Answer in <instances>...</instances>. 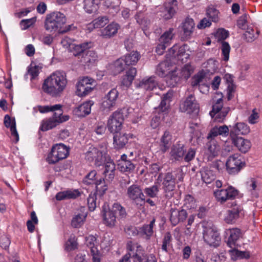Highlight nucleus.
<instances>
[{
  "mask_svg": "<svg viewBox=\"0 0 262 262\" xmlns=\"http://www.w3.org/2000/svg\"><path fill=\"white\" fill-rule=\"evenodd\" d=\"M67 84L65 73L56 71L46 78L42 85L43 91L52 97H59L65 89Z\"/></svg>",
  "mask_w": 262,
  "mask_h": 262,
  "instance_id": "f257e3e1",
  "label": "nucleus"
},
{
  "mask_svg": "<svg viewBox=\"0 0 262 262\" xmlns=\"http://www.w3.org/2000/svg\"><path fill=\"white\" fill-rule=\"evenodd\" d=\"M67 21L65 15L60 12L55 11L47 15L45 21V28L50 33L57 32L63 34L71 29L72 26L68 25L63 28Z\"/></svg>",
  "mask_w": 262,
  "mask_h": 262,
  "instance_id": "f03ea898",
  "label": "nucleus"
},
{
  "mask_svg": "<svg viewBox=\"0 0 262 262\" xmlns=\"http://www.w3.org/2000/svg\"><path fill=\"white\" fill-rule=\"evenodd\" d=\"M177 174L173 176L172 172H166L164 174L160 173L158 177V180L162 181V189L165 193V196L166 199H169L173 196V190H174L176 184V178L178 175V180L179 181L183 180L182 170L180 169L177 170Z\"/></svg>",
  "mask_w": 262,
  "mask_h": 262,
  "instance_id": "7ed1b4c3",
  "label": "nucleus"
},
{
  "mask_svg": "<svg viewBox=\"0 0 262 262\" xmlns=\"http://www.w3.org/2000/svg\"><path fill=\"white\" fill-rule=\"evenodd\" d=\"M127 251L132 252L134 262H157L153 254H147L141 245L131 241L126 243Z\"/></svg>",
  "mask_w": 262,
  "mask_h": 262,
  "instance_id": "20e7f679",
  "label": "nucleus"
},
{
  "mask_svg": "<svg viewBox=\"0 0 262 262\" xmlns=\"http://www.w3.org/2000/svg\"><path fill=\"white\" fill-rule=\"evenodd\" d=\"M219 98L215 100L214 104L212 105V110L210 112V115L212 118H214V120L221 122H223L228 113L230 111L229 107H223V100L222 94H217Z\"/></svg>",
  "mask_w": 262,
  "mask_h": 262,
  "instance_id": "39448f33",
  "label": "nucleus"
},
{
  "mask_svg": "<svg viewBox=\"0 0 262 262\" xmlns=\"http://www.w3.org/2000/svg\"><path fill=\"white\" fill-rule=\"evenodd\" d=\"M126 195L138 207L144 205L145 203V195L141 187L137 184H133L129 186L126 189Z\"/></svg>",
  "mask_w": 262,
  "mask_h": 262,
  "instance_id": "423d86ee",
  "label": "nucleus"
},
{
  "mask_svg": "<svg viewBox=\"0 0 262 262\" xmlns=\"http://www.w3.org/2000/svg\"><path fill=\"white\" fill-rule=\"evenodd\" d=\"M62 110L54 113L53 116L49 118L42 120L40 130L45 132L55 127L60 123L69 120L68 116L62 115Z\"/></svg>",
  "mask_w": 262,
  "mask_h": 262,
  "instance_id": "0eeeda50",
  "label": "nucleus"
},
{
  "mask_svg": "<svg viewBox=\"0 0 262 262\" xmlns=\"http://www.w3.org/2000/svg\"><path fill=\"white\" fill-rule=\"evenodd\" d=\"M69 148L64 144H57L52 147L51 152L48 156L47 161L49 164H54L66 158L69 155Z\"/></svg>",
  "mask_w": 262,
  "mask_h": 262,
  "instance_id": "6e6552de",
  "label": "nucleus"
},
{
  "mask_svg": "<svg viewBox=\"0 0 262 262\" xmlns=\"http://www.w3.org/2000/svg\"><path fill=\"white\" fill-rule=\"evenodd\" d=\"M203 238L206 244L214 248L219 246L221 241L220 234L214 226L204 227Z\"/></svg>",
  "mask_w": 262,
  "mask_h": 262,
  "instance_id": "1a4fd4ad",
  "label": "nucleus"
},
{
  "mask_svg": "<svg viewBox=\"0 0 262 262\" xmlns=\"http://www.w3.org/2000/svg\"><path fill=\"white\" fill-rule=\"evenodd\" d=\"M106 152L104 149L100 150L96 147H90L85 153V159L93 163L96 166L101 165L106 160Z\"/></svg>",
  "mask_w": 262,
  "mask_h": 262,
  "instance_id": "9d476101",
  "label": "nucleus"
},
{
  "mask_svg": "<svg viewBox=\"0 0 262 262\" xmlns=\"http://www.w3.org/2000/svg\"><path fill=\"white\" fill-rule=\"evenodd\" d=\"M245 165V162L242 161L240 155L235 154L228 158L226 163V170L229 174L235 175L241 171Z\"/></svg>",
  "mask_w": 262,
  "mask_h": 262,
  "instance_id": "9b49d317",
  "label": "nucleus"
},
{
  "mask_svg": "<svg viewBox=\"0 0 262 262\" xmlns=\"http://www.w3.org/2000/svg\"><path fill=\"white\" fill-rule=\"evenodd\" d=\"M119 93L116 89H112L102 99L100 105L101 110L108 113L113 110L118 97Z\"/></svg>",
  "mask_w": 262,
  "mask_h": 262,
  "instance_id": "f8f14e48",
  "label": "nucleus"
},
{
  "mask_svg": "<svg viewBox=\"0 0 262 262\" xmlns=\"http://www.w3.org/2000/svg\"><path fill=\"white\" fill-rule=\"evenodd\" d=\"M95 85L96 82L93 79L83 77L77 84L76 94L80 97L85 96L92 91Z\"/></svg>",
  "mask_w": 262,
  "mask_h": 262,
  "instance_id": "ddd939ff",
  "label": "nucleus"
},
{
  "mask_svg": "<svg viewBox=\"0 0 262 262\" xmlns=\"http://www.w3.org/2000/svg\"><path fill=\"white\" fill-rule=\"evenodd\" d=\"M97 172L95 170H92L83 179V183L86 184H95L96 190L102 195L107 189V186L105 184L104 179H100L96 180Z\"/></svg>",
  "mask_w": 262,
  "mask_h": 262,
  "instance_id": "4468645a",
  "label": "nucleus"
},
{
  "mask_svg": "<svg viewBox=\"0 0 262 262\" xmlns=\"http://www.w3.org/2000/svg\"><path fill=\"white\" fill-rule=\"evenodd\" d=\"M123 121V114L118 112H115L108 120V130L113 134L119 132L121 129Z\"/></svg>",
  "mask_w": 262,
  "mask_h": 262,
  "instance_id": "2eb2a0df",
  "label": "nucleus"
},
{
  "mask_svg": "<svg viewBox=\"0 0 262 262\" xmlns=\"http://www.w3.org/2000/svg\"><path fill=\"white\" fill-rule=\"evenodd\" d=\"M228 36V31H226L224 29H219L216 33V36L218 38V40H222V54L223 56V60L225 61H227L229 60L230 51V46L229 44L227 42L224 41Z\"/></svg>",
  "mask_w": 262,
  "mask_h": 262,
  "instance_id": "dca6fc26",
  "label": "nucleus"
},
{
  "mask_svg": "<svg viewBox=\"0 0 262 262\" xmlns=\"http://www.w3.org/2000/svg\"><path fill=\"white\" fill-rule=\"evenodd\" d=\"M237 194L238 191L232 186L214 191V195L217 201L222 204L224 203L228 200L234 199Z\"/></svg>",
  "mask_w": 262,
  "mask_h": 262,
  "instance_id": "f3484780",
  "label": "nucleus"
},
{
  "mask_svg": "<svg viewBox=\"0 0 262 262\" xmlns=\"http://www.w3.org/2000/svg\"><path fill=\"white\" fill-rule=\"evenodd\" d=\"M244 215V212L243 207L235 204L232 205V207L227 211L224 220L228 224H233L238 218L242 217Z\"/></svg>",
  "mask_w": 262,
  "mask_h": 262,
  "instance_id": "a211bd4d",
  "label": "nucleus"
},
{
  "mask_svg": "<svg viewBox=\"0 0 262 262\" xmlns=\"http://www.w3.org/2000/svg\"><path fill=\"white\" fill-rule=\"evenodd\" d=\"M199 109V105L197 103L194 96L192 94L189 95L180 104V110L182 112H187L190 114L194 111H198Z\"/></svg>",
  "mask_w": 262,
  "mask_h": 262,
  "instance_id": "6ab92c4d",
  "label": "nucleus"
},
{
  "mask_svg": "<svg viewBox=\"0 0 262 262\" xmlns=\"http://www.w3.org/2000/svg\"><path fill=\"white\" fill-rule=\"evenodd\" d=\"M227 234L229 235L227 241V245L230 248H235L238 245L237 241L243 236L241 230L237 228L230 229L227 230Z\"/></svg>",
  "mask_w": 262,
  "mask_h": 262,
  "instance_id": "aec40b11",
  "label": "nucleus"
},
{
  "mask_svg": "<svg viewBox=\"0 0 262 262\" xmlns=\"http://www.w3.org/2000/svg\"><path fill=\"white\" fill-rule=\"evenodd\" d=\"M91 47V42H84L79 45L71 43L68 45V50L72 52L75 56H77L79 59L86 50Z\"/></svg>",
  "mask_w": 262,
  "mask_h": 262,
  "instance_id": "412c9836",
  "label": "nucleus"
},
{
  "mask_svg": "<svg viewBox=\"0 0 262 262\" xmlns=\"http://www.w3.org/2000/svg\"><path fill=\"white\" fill-rule=\"evenodd\" d=\"M187 217V213L185 210L171 208L170 221L172 225L176 226L179 222H184Z\"/></svg>",
  "mask_w": 262,
  "mask_h": 262,
  "instance_id": "4be33fe9",
  "label": "nucleus"
},
{
  "mask_svg": "<svg viewBox=\"0 0 262 262\" xmlns=\"http://www.w3.org/2000/svg\"><path fill=\"white\" fill-rule=\"evenodd\" d=\"M230 138L232 143L243 153H246L248 151L251 147V143L248 139H245L241 137Z\"/></svg>",
  "mask_w": 262,
  "mask_h": 262,
  "instance_id": "5701e85b",
  "label": "nucleus"
},
{
  "mask_svg": "<svg viewBox=\"0 0 262 262\" xmlns=\"http://www.w3.org/2000/svg\"><path fill=\"white\" fill-rule=\"evenodd\" d=\"M231 127L230 137H238V135H245L248 134L250 129L247 124L244 122H238Z\"/></svg>",
  "mask_w": 262,
  "mask_h": 262,
  "instance_id": "b1692460",
  "label": "nucleus"
},
{
  "mask_svg": "<svg viewBox=\"0 0 262 262\" xmlns=\"http://www.w3.org/2000/svg\"><path fill=\"white\" fill-rule=\"evenodd\" d=\"M229 127L226 125H216L210 131L207 136V139H213L217 136H221L223 137H226L230 135Z\"/></svg>",
  "mask_w": 262,
  "mask_h": 262,
  "instance_id": "393cba45",
  "label": "nucleus"
},
{
  "mask_svg": "<svg viewBox=\"0 0 262 262\" xmlns=\"http://www.w3.org/2000/svg\"><path fill=\"white\" fill-rule=\"evenodd\" d=\"M178 9V2L176 0H171L165 4L164 10L161 16L165 19L171 18L176 14Z\"/></svg>",
  "mask_w": 262,
  "mask_h": 262,
  "instance_id": "a878e982",
  "label": "nucleus"
},
{
  "mask_svg": "<svg viewBox=\"0 0 262 262\" xmlns=\"http://www.w3.org/2000/svg\"><path fill=\"white\" fill-rule=\"evenodd\" d=\"M94 104V102L89 100L83 102L74 110L75 115L79 117H83L90 114L91 106Z\"/></svg>",
  "mask_w": 262,
  "mask_h": 262,
  "instance_id": "bb28decb",
  "label": "nucleus"
},
{
  "mask_svg": "<svg viewBox=\"0 0 262 262\" xmlns=\"http://www.w3.org/2000/svg\"><path fill=\"white\" fill-rule=\"evenodd\" d=\"M157 82L156 77L150 76L145 77L136 83L137 88L143 89L146 91H151L156 87Z\"/></svg>",
  "mask_w": 262,
  "mask_h": 262,
  "instance_id": "cd10ccee",
  "label": "nucleus"
},
{
  "mask_svg": "<svg viewBox=\"0 0 262 262\" xmlns=\"http://www.w3.org/2000/svg\"><path fill=\"white\" fill-rule=\"evenodd\" d=\"M119 28L117 23H112L101 30V36L104 38H110L117 33Z\"/></svg>",
  "mask_w": 262,
  "mask_h": 262,
  "instance_id": "c85d7f7f",
  "label": "nucleus"
},
{
  "mask_svg": "<svg viewBox=\"0 0 262 262\" xmlns=\"http://www.w3.org/2000/svg\"><path fill=\"white\" fill-rule=\"evenodd\" d=\"M172 144V136L169 131L166 130L160 139L159 144L160 150L163 152H165L169 149Z\"/></svg>",
  "mask_w": 262,
  "mask_h": 262,
  "instance_id": "c756f323",
  "label": "nucleus"
},
{
  "mask_svg": "<svg viewBox=\"0 0 262 262\" xmlns=\"http://www.w3.org/2000/svg\"><path fill=\"white\" fill-rule=\"evenodd\" d=\"M97 59V56L96 53L93 51L88 49L79 58V61L82 64L89 66L94 64Z\"/></svg>",
  "mask_w": 262,
  "mask_h": 262,
  "instance_id": "7c9ffc66",
  "label": "nucleus"
},
{
  "mask_svg": "<svg viewBox=\"0 0 262 262\" xmlns=\"http://www.w3.org/2000/svg\"><path fill=\"white\" fill-rule=\"evenodd\" d=\"M81 193L77 189L68 190L58 192L56 199L58 201L67 199H75L80 195Z\"/></svg>",
  "mask_w": 262,
  "mask_h": 262,
  "instance_id": "2f4dec72",
  "label": "nucleus"
},
{
  "mask_svg": "<svg viewBox=\"0 0 262 262\" xmlns=\"http://www.w3.org/2000/svg\"><path fill=\"white\" fill-rule=\"evenodd\" d=\"M172 64L168 61H164L160 63L157 66L156 73L161 77H166L170 73Z\"/></svg>",
  "mask_w": 262,
  "mask_h": 262,
  "instance_id": "473e14b6",
  "label": "nucleus"
},
{
  "mask_svg": "<svg viewBox=\"0 0 262 262\" xmlns=\"http://www.w3.org/2000/svg\"><path fill=\"white\" fill-rule=\"evenodd\" d=\"M113 137L114 145L115 148L121 149L128 142L127 135L117 132L114 134Z\"/></svg>",
  "mask_w": 262,
  "mask_h": 262,
  "instance_id": "72a5a7b5",
  "label": "nucleus"
},
{
  "mask_svg": "<svg viewBox=\"0 0 262 262\" xmlns=\"http://www.w3.org/2000/svg\"><path fill=\"white\" fill-rule=\"evenodd\" d=\"M195 24L192 18L187 17L185 21L183 23L182 29L183 31V35L186 39L189 38L192 35Z\"/></svg>",
  "mask_w": 262,
  "mask_h": 262,
  "instance_id": "f704fd0d",
  "label": "nucleus"
},
{
  "mask_svg": "<svg viewBox=\"0 0 262 262\" xmlns=\"http://www.w3.org/2000/svg\"><path fill=\"white\" fill-rule=\"evenodd\" d=\"M4 124L7 128L10 127L11 136L14 138L15 142L17 143L19 140V136L16 130L15 120L12 121L10 117L7 115L4 118Z\"/></svg>",
  "mask_w": 262,
  "mask_h": 262,
  "instance_id": "c9c22d12",
  "label": "nucleus"
},
{
  "mask_svg": "<svg viewBox=\"0 0 262 262\" xmlns=\"http://www.w3.org/2000/svg\"><path fill=\"white\" fill-rule=\"evenodd\" d=\"M137 74V70L135 68H129L126 72V74L122 77L121 84L126 87H129L132 83Z\"/></svg>",
  "mask_w": 262,
  "mask_h": 262,
  "instance_id": "e433bc0d",
  "label": "nucleus"
},
{
  "mask_svg": "<svg viewBox=\"0 0 262 262\" xmlns=\"http://www.w3.org/2000/svg\"><path fill=\"white\" fill-rule=\"evenodd\" d=\"M185 150L183 144H178L171 148L170 155L171 157L177 161H181L183 159Z\"/></svg>",
  "mask_w": 262,
  "mask_h": 262,
  "instance_id": "4c0bfd02",
  "label": "nucleus"
},
{
  "mask_svg": "<svg viewBox=\"0 0 262 262\" xmlns=\"http://www.w3.org/2000/svg\"><path fill=\"white\" fill-rule=\"evenodd\" d=\"M220 150V147L216 142L213 139H210V141L208 144V160L211 161L213 158L219 155Z\"/></svg>",
  "mask_w": 262,
  "mask_h": 262,
  "instance_id": "58836bf2",
  "label": "nucleus"
},
{
  "mask_svg": "<svg viewBox=\"0 0 262 262\" xmlns=\"http://www.w3.org/2000/svg\"><path fill=\"white\" fill-rule=\"evenodd\" d=\"M181 76L178 72V69L176 68L171 70L170 73L166 76V83L170 86H175L181 80Z\"/></svg>",
  "mask_w": 262,
  "mask_h": 262,
  "instance_id": "ea45409f",
  "label": "nucleus"
},
{
  "mask_svg": "<svg viewBox=\"0 0 262 262\" xmlns=\"http://www.w3.org/2000/svg\"><path fill=\"white\" fill-rule=\"evenodd\" d=\"M103 221L106 226L113 227L117 223V216L110 209L104 211Z\"/></svg>",
  "mask_w": 262,
  "mask_h": 262,
  "instance_id": "a19ab883",
  "label": "nucleus"
},
{
  "mask_svg": "<svg viewBox=\"0 0 262 262\" xmlns=\"http://www.w3.org/2000/svg\"><path fill=\"white\" fill-rule=\"evenodd\" d=\"M224 79L227 85L228 99L230 100L233 97V93L235 91V85L233 83V79L231 75L226 74L224 75Z\"/></svg>",
  "mask_w": 262,
  "mask_h": 262,
  "instance_id": "79ce46f5",
  "label": "nucleus"
},
{
  "mask_svg": "<svg viewBox=\"0 0 262 262\" xmlns=\"http://www.w3.org/2000/svg\"><path fill=\"white\" fill-rule=\"evenodd\" d=\"M99 3L96 0H84L83 9L89 14L96 13L99 9Z\"/></svg>",
  "mask_w": 262,
  "mask_h": 262,
  "instance_id": "37998d69",
  "label": "nucleus"
},
{
  "mask_svg": "<svg viewBox=\"0 0 262 262\" xmlns=\"http://www.w3.org/2000/svg\"><path fill=\"white\" fill-rule=\"evenodd\" d=\"M125 63L127 66L135 65L140 58V54L137 51H132L123 56Z\"/></svg>",
  "mask_w": 262,
  "mask_h": 262,
  "instance_id": "c03bdc74",
  "label": "nucleus"
},
{
  "mask_svg": "<svg viewBox=\"0 0 262 262\" xmlns=\"http://www.w3.org/2000/svg\"><path fill=\"white\" fill-rule=\"evenodd\" d=\"M156 220L153 218L149 224L144 225L140 228V233L145 235L146 239H149L154 233L153 228L155 226Z\"/></svg>",
  "mask_w": 262,
  "mask_h": 262,
  "instance_id": "a18cd8bd",
  "label": "nucleus"
},
{
  "mask_svg": "<svg viewBox=\"0 0 262 262\" xmlns=\"http://www.w3.org/2000/svg\"><path fill=\"white\" fill-rule=\"evenodd\" d=\"M169 55L172 57H177L179 60H180V57L185 55V47H180L177 45H174L169 50Z\"/></svg>",
  "mask_w": 262,
  "mask_h": 262,
  "instance_id": "49530a36",
  "label": "nucleus"
},
{
  "mask_svg": "<svg viewBox=\"0 0 262 262\" xmlns=\"http://www.w3.org/2000/svg\"><path fill=\"white\" fill-rule=\"evenodd\" d=\"M232 249L229 251L231 254V259L236 260L237 259L246 258L248 259L250 257V253L248 251H241L236 249L235 248H232Z\"/></svg>",
  "mask_w": 262,
  "mask_h": 262,
  "instance_id": "de8ad7c7",
  "label": "nucleus"
},
{
  "mask_svg": "<svg viewBox=\"0 0 262 262\" xmlns=\"http://www.w3.org/2000/svg\"><path fill=\"white\" fill-rule=\"evenodd\" d=\"M104 167V170L103 174L106 178L107 177L109 180H112L115 176V165L114 163L112 161L107 162L105 164Z\"/></svg>",
  "mask_w": 262,
  "mask_h": 262,
  "instance_id": "09e8293b",
  "label": "nucleus"
},
{
  "mask_svg": "<svg viewBox=\"0 0 262 262\" xmlns=\"http://www.w3.org/2000/svg\"><path fill=\"white\" fill-rule=\"evenodd\" d=\"M173 31V28H169L160 36L159 41L168 46L174 36Z\"/></svg>",
  "mask_w": 262,
  "mask_h": 262,
  "instance_id": "8fccbe9b",
  "label": "nucleus"
},
{
  "mask_svg": "<svg viewBox=\"0 0 262 262\" xmlns=\"http://www.w3.org/2000/svg\"><path fill=\"white\" fill-rule=\"evenodd\" d=\"M118 168L122 172H132L135 168V165L130 160L126 161H118Z\"/></svg>",
  "mask_w": 262,
  "mask_h": 262,
  "instance_id": "3c124183",
  "label": "nucleus"
},
{
  "mask_svg": "<svg viewBox=\"0 0 262 262\" xmlns=\"http://www.w3.org/2000/svg\"><path fill=\"white\" fill-rule=\"evenodd\" d=\"M201 173L202 180L206 184L211 183L216 178V176L212 170L204 169Z\"/></svg>",
  "mask_w": 262,
  "mask_h": 262,
  "instance_id": "603ef678",
  "label": "nucleus"
},
{
  "mask_svg": "<svg viewBox=\"0 0 262 262\" xmlns=\"http://www.w3.org/2000/svg\"><path fill=\"white\" fill-rule=\"evenodd\" d=\"M110 210L121 219L125 217L127 215L125 208L118 203H115Z\"/></svg>",
  "mask_w": 262,
  "mask_h": 262,
  "instance_id": "864d4df0",
  "label": "nucleus"
},
{
  "mask_svg": "<svg viewBox=\"0 0 262 262\" xmlns=\"http://www.w3.org/2000/svg\"><path fill=\"white\" fill-rule=\"evenodd\" d=\"M259 33V31L258 30L255 31L252 28H247V31L244 34V39L247 42H251L258 37Z\"/></svg>",
  "mask_w": 262,
  "mask_h": 262,
  "instance_id": "5fc2aeb1",
  "label": "nucleus"
},
{
  "mask_svg": "<svg viewBox=\"0 0 262 262\" xmlns=\"http://www.w3.org/2000/svg\"><path fill=\"white\" fill-rule=\"evenodd\" d=\"M220 12L218 10L213 6L208 7L206 10L207 17L213 22H217L219 20Z\"/></svg>",
  "mask_w": 262,
  "mask_h": 262,
  "instance_id": "6e6d98bb",
  "label": "nucleus"
},
{
  "mask_svg": "<svg viewBox=\"0 0 262 262\" xmlns=\"http://www.w3.org/2000/svg\"><path fill=\"white\" fill-rule=\"evenodd\" d=\"M86 217V214L83 213L75 215L72 219L71 225L74 228L81 227L83 224Z\"/></svg>",
  "mask_w": 262,
  "mask_h": 262,
  "instance_id": "4d7b16f0",
  "label": "nucleus"
},
{
  "mask_svg": "<svg viewBox=\"0 0 262 262\" xmlns=\"http://www.w3.org/2000/svg\"><path fill=\"white\" fill-rule=\"evenodd\" d=\"M127 67L123 57L116 60L114 63V72L115 74H119L122 72Z\"/></svg>",
  "mask_w": 262,
  "mask_h": 262,
  "instance_id": "13d9d810",
  "label": "nucleus"
},
{
  "mask_svg": "<svg viewBox=\"0 0 262 262\" xmlns=\"http://www.w3.org/2000/svg\"><path fill=\"white\" fill-rule=\"evenodd\" d=\"M171 94L168 93L164 94L162 97L161 102L159 106V111L162 112H166L169 107L170 98Z\"/></svg>",
  "mask_w": 262,
  "mask_h": 262,
  "instance_id": "bf43d9fd",
  "label": "nucleus"
},
{
  "mask_svg": "<svg viewBox=\"0 0 262 262\" xmlns=\"http://www.w3.org/2000/svg\"><path fill=\"white\" fill-rule=\"evenodd\" d=\"M159 191V187L156 184L149 187H146L144 189V192L145 194L147 196L152 198L157 197Z\"/></svg>",
  "mask_w": 262,
  "mask_h": 262,
  "instance_id": "052dcab7",
  "label": "nucleus"
},
{
  "mask_svg": "<svg viewBox=\"0 0 262 262\" xmlns=\"http://www.w3.org/2000/svg\"><path fill=\"white\" fill-rule=\"evenodd\" d=\"M38 111L41 113H45L49 112H54L61 110L62 105L61 104H55L54 105L38 106Z\"/></svg>",
  "mask_w": 262,
  "mask_h": 262,
  "instance_id": "680f3d73",
  "label": "nucleus"
},
{
  "mask_svg": "<svg viewBox=\"0 0 262 262\" xmlns=\"http://www.w3.org/2000/svg\"><path fill=\"white\" fill-rule=\"evenodd\" d=\"M178 72L181 76V79H187L192 72L191 66L189 64H186L181 70L178 69Z\"/></svg>",
  "mask_w": 262,
  "mask_h": 262,
  "instance_id": "e2e57ef3",
  "label": "nucleus"
},
{
  "mask_svg": "<svg viewBox=\"0 0 262 262\" xmlns=\"http://www.w3.org/2000/svg\"><path fill=\"white\" fill-rule=\"evenodd\" d=\"M108 22V19L106 16H101L95 19L92 21L94 28H97L103 27Z\"/></svg>",
  "mask_w": 262,
  "mask_h": 262,
  "instance_id": "0e129e2a",
  "label": "nucleus"
},
{
  "mask_svg": "<svg viewBox=\"0 0 262 262\" xmlns=\"http://www.w3.org/2000/svg\"><path fill=\"white\" fill-rule=\"evenodd\" d=\"M88 204L90 211H92L96 207V193H91L88 198Z\"/></svg>",
  "mask_w": 262,
  "mask_h": 262,
  "instance_id": "69168bd1",
  "label": "nucleus"
},
{
  "mask_svg": "<svg viewBox=\"0 0 262 262\" xmlns=\"http://www.w3.org/2000/svg\"><path fill=\"white\" fill-rule=\"evenodd\" d=\"M247 14H244L239 17L237 21V26L241 29L245 30L249 28L247 25Z\"/></svg>",
  "mask_w": 262,
  "mask_h": 262,
  "instance_id": "338daca9",
  "label": "nucleus"
},
{
  "mask_svg": "<svg viewBox=\"0 0 262 262\" xmlns=\"http://www.w3.org/2000/svg\"><path fill=\"white\" fill-rule=\"evenodd\" d=\"M96 243V238L93 235H89L85 238V245L90 249L91 251L94 249H97Z\"/></svg>",
  "mask_w": 262,
  "mask_h": 262,
  "instance_id": "774afa93",
  "label": "nucleus"
}]
</instances>
